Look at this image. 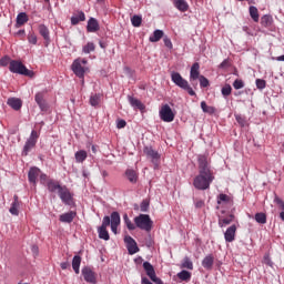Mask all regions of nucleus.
I'll use <instances>...</instances> for the list:
<instances>
[{"instance_id":"c756f323","label":"nucleus","mask_w":284,"mask_h":284,"mask_svg":"<svg viewBox=\"0 0 284 284\" xmlns=\"http://www.w3.org/2000/svg\"><path fill=\"white\" fill-rule=\"evenodd\" d=\"M163 37H165L164 33H163V30L156 29V30L153 32V36H151V37L149 38V41H150L151 43H156V42L161 41V39H163Z\"/></svg>"},{"instance_id":"a878e982","label":"nucleus","mask_w":284,"mask_h":284,"mask_svg":"<svg viewBox=\"0 0 284 284\" xmlns=\"http://www.w3.org/2000/svg\"><path fill=\"white\" fill-rule=\"evenodd\" d=\"M202 267H204V270H212V267H214V255H206L202 261Z\"/></svg>"},{"instance_id":"e2e57ef3","label":"nucleus","mask_w":284,"mask_h":284,"mask_svg":"<svg viewBox=\"0 0 284 284\" xmlns=\"http://www.w3.org/2000/svg\"><path fill=\"white\" fill-rule=\"evenodd\" d=\"M203 205H205V202H203V200H200V201L195 202V207L197 210H201V207H203Z\"/></svg>"},{"instance_id":"c85d7f7f","label":"nucleus","mask_w":284,"mask_h":284,"mask_svg":"<svg viewBox=\"0 0 284 284\" xmlns=\"http://www.w3.org/2000/svg\"><path fill=\"white\" fill-rule=\"evenodd\" d=\"M234 214H230L227 217H219V226L225 227L226 225H230L234 222Z\"/></svg>"},{"instance_id":"4be33fe9","label":"nucleus","mask_w":284,"mask_h":284,"mask_svg":"<svg viewBox=\"0 0 284 284\" xmlns=\"http://www.w3.org/2000/svg\"><path fill=\"white\" fill-rule=\"evenodd\" d=\"M7 104L12 108V110L19 111L21 110L22 105H23V101H21V99L19 98H9L7 100Z\"/></svg>"},{"instance_id":"3c124183","label":"nucleus","mask_w":284,"mask_h":284,"mask_svg":"<svg viewBox=\"0 0 284 284\" xmlns=\"http://www.w3.org/2000/svg\"><path fill=\"white\" fill-rule=\"evenodd\" d=\"M150 210V200H143L140 204L141 212H148Z\"/></svg>"},{"instance_id":"f8f14e48","label":"nucleus","mask_w":284,"mask_h":284,"mask_svg":"<svg viewBox=\"0 0 284 284\" xmlns=\"http://www.w3.org/2000/svg\"><path fill=\"white\" fill-rule=\"evenodd\" d=\"M110 217V225H111V231L113 234H118L119 226L121 225V214L119 212L113 211L111 213Z\"/></svg>"},{"instance_id":"a18cd8bd","label":"nucleus","mask_w":284,"mask_h":284,"mask_svg":"<svg viewBox=\"0 0 284 284\" xmlns=\"http://www.w3.org/2000/svg\"><path fill=\"white\" fill-rule=\"evenodd\" d=\"M222 203H230V196L227 194L221 193L217 196V205H221Z\"/></svg>"},{"instance_id":"c9c22d12","label":"nucleus","mask_w":284,"mask_h":284,"mask_svg":"<svg viewBox=\"0 0 284 284\" xmlns=\"http://www.w3.org/2000/svg\"><path fill=\"white\" fill-rule=\"evenodd\" d=\"M89 103L90 105H92V108H97L99 103H101V94L99 93L92 94L90 97Z\"/></svg>"},{"instance_id":"b1692460","label":"nucleus","mask_w":284,"mask_h":284,"mask_svg":"<svg viewBox=\"0 0 284 284\" xmlns=\"http://www.w3.org/2000/svg\"><path fill=\"white\" fill-rule=\"evenodd\" d=\"M173 6L180 12H187V10H190V4H187L185 0H173Z\"/></svg>"},{"instance_id":"1a4fd4ad","label":"nucleus","mask_w":284,"mask_h":284,"mask_svg":"<svg viewBox=\"0 0 284 284\" xmlns=\"http://www.w3.org/2000/svg\"><path fill=\"white\" fill-rule=\"evenodd\" d=\"M34 101L37 105H39L41 112H48L50 110V104H48V101H45V92L40 91L36 93Z\"/></svg>"},{"instance_id":"0eeeda50","label":"nucleus","mask_w":284,"mask_h":284,"mask_svg":"<svg viewBox=\"0 0 284 284\" xmlns=\"http://www.w3.org/2000/svg\"><path fill=\"white\" fill-rule=\"evenodd\" d=\"M160 119L164 121V123H172L174 121V111L170 108V104H163L160 109Z\"/></svg>"},{"instance_id":"ea45409f","label":"nucleus","mask_w":284,"mask_h":284,"mask_svg":"<svg viewBox=\"0 0 284 284\" xmlns=\"http://www.w3.org/2000/svg\"><path fill=\"white\" fill-rule=\"evenodd\" d=\"M123 221H124V224L126 225L128 230H130V231L136 230V224L132 223V221L128 216V213H124Z\"/></svg>"},{"instance_id":"49530a36","label":"nucleus","mask_w":284,"mask_h":284,"mask_svg":"<svg viewBox=\"0 0 284 284\" xmlns=\"http://www.w3.org/2000/svg\"><path fill=\"white\" fill-rule=\"evenodd\" d=\"M233 88H234V90H243V88H245V82H243V80H241V79H236L233 82Z\"/></svg>"},{"instance_id":"5fc2aeb1","label":"nucleus","mask_w":284,"mask_h":284,"mask_svg":"<svg viewBox=\"0 0 284 284\" xmlns=\"http://www.w3.org/2000/svg\"><path fill=\"white\" fill-rule=\"evenodd\" d=\"M10 61H12L10 57L6 55L0 60V65H2V68H6L7 65H10Z\"/></svg>"},{"instance_id":"7c9ffc66","label":"nucleus","mask_w":284,"mask_h":284,"mask_svg":"<svg viewBox=\"0 0 284 284\" xmlns=\"http://www.w3.org/2000/svg\"><path fill=\"white\" fill-rule=\"evenodd\" d=\"M80 21H85V13L78 11L77 16L71 17V26H79Z\"/></svg>"},{"instance_id":"412c9836","label":"nucleus","mask_w":284,"mask_h":284,"mask_svg":"<svg viewBox=\"0 0 284 284\" xmlns=\"http://www.w3.org/2000/svg\"><path fill=\"white\" fill-rule=\"evenodd\" d=\"M201 65L199 62L193 63L190 71V81H196V79L201 78Z\"/></svg>"},{"instance_id":"5701e85b","label":"nucleus","mask_w":284,"mask_h":284,"mask_svg":"<svg viewBox=\"0 0 284 284\" xmlns=\"http://www.w3.org/2000/svg\"><path fill=\"white\" fill-rule=\"evenodd\" d=\"M100 26H99V20L95 18H90L87 23V31L88 32H99Z\"/></svg>"},{"instance_id":"774afa93","label":"nucleus","mask_w":284,"mask_h":284,"mask_svg":"<svg viewBox=\"0 0 284 284\" xmlns=\"http://www.w3.org/2000/svg\"><path fill=\"white\" fill-rule=\"evenodd\" d=\"M280 219L284 222V211L280 213Z\"/></svg>"},{"instance_id":"f03ea898","label":"nucleus","mask_w":284,"mask_h":284,"mask_svg":"<svg viewBox=\"0 0 284 284\" xmlns=\"http://www.w3.org/2000/svg\"><path fill=\"white\" fill-rule=\"evenodd\" d=\"M9 70L10 72H12V74H22V77H29L30 79L34 77V71H31L28 68H26L23 62L19 60H11Z\"/></svg>"},{"instance_id":"473e14b6","label":"nucleus","mask_w":284,"mask_h":284,"mask_svg":"<svg viewBox=\"0 0 284 284\" xmlns=\"http://www.w3.org/2000/svg\"><path fill=\"white\" fill-rule=\"evenodd\" d=\"M143 267L149 278L156 274V271H154V266L150 262H144Z\"/></svg>"},{"instance_id":"6e6552de","label":"nucleus","mask_w":284,"mask_h":284,"mask_svg":"<svg viewBox=\"0 0 284 284\" xmlns=\"http://www.w3.org/2000/svg\"><path fill=\"white\" fill-rule=\"evenodd\" d=\"M58 196L64 203V205H73L74 204V196L71 194L70 189L63 185L58 193Z\"/></svg>"},{"instance_id":"cd10ccee","label":"nucleus","mask_w":284,"mask_h":284,"mask_svg":"<svg viewBox=\"0 0 284 284\" xmlns=\"http://www.w3.org/2000/svg\"><path fill=\"white\" fill-rule=\"evenodd\" d=\"M28 13L27 12H21L17 16V28H21V26H26L28 23Z\"/></svg>"},{"instance_id":"69168bd1","label":"nucleus","mask_w":284,"mask_h":284,"mask_svg":"<svg viewBox=\"0 0 284 284\" xmlns=\"http://www.w3.org/2000/svg\"><path fill=\"white\" fill-rule=\"evenodd\" d=\"M99 45H100V48H102V50H105L108 48V43L103 40L99 41Z\"/></svg>"},{"instance_id":"bb28decb","label":"nucleus","mask_w":284,"mask_h":284,"mask_svg":"<svg viewBox=\"0 0 284 284\" xmlns=\"http://www.w3.org/2000/svg\"><path fill=\"white\" fill-rule=\"evenodd\" d=\"M9 212L12 216H19V195H13V202L11 203Z\"/></svg>"},{"instance_id":"338daca9","label":"nucleus","mask_w":284,"mask_h":284,"mask_svg":"<svg viewBox=\"0 0 284 284\" xmlns=\"http://www.w3.org/2000/svg\"><path fill=\"white\" fill-rule=\"evenodd\" d=\"M276 61H284V54L276 58Z\"/></svg>"},{"instance_id":"9b49d317","label":"nucleus","mask_w":284,"mask_h":284,"mask_svg":"<svg viewBox=\"0 0 284 284\" xmlns=\"http://www.w3.org/2000/svg\"><path fill=\"white\" fill-rule=\"evenodd\" d=\"M71 70L79 79H83V77H85V68L81 64V58L73 61Z\"/></svg>"},{"instance_id":"9d476101","label":"nucleus","mask_w":284,"mask_h":284,"mask_svg":"<svg viewBox=\"0 0 284 284\" xmlns=\"http://www.w3.org/2000/svg\"><path fill=\"white\" fill-rule=\"evenodd\" d=\"M144 154L146 155V159H150L152 163L155 165V168L159 166V162L161 161V154H159L152 146H144L143 149Z\"/></svg>"},{"instance_id":"58836bf2","label":"nucleus","mask_w":284,"mask_h":284,"mask_svg":"<svg viewBox=\"0 0 284 284\" xmlns=\"http://www.w3.org/2000/svg\"><path fill=\"white\" fill-rule=\"evenodd\" d=\"M201 108H202V111L205 112L206 114H214L216 112V108L209 106L205 101L201 102Z\"/></svg>"},{"instance_id":"aec40b11","label":"nucleus","mask_w":284,"mask_h":284,"mask_svg":"<svg viewBox=\"0 0 284 284\" xmlns=\"http://www.w3.org/2000/svg\"><path fill=\"white\" fill-rule=\"evenodd\" d=\"M39 34L44 39L45 45H50V29L45 24H39Z\"/></svg>"},{"instance_id":"4468645a","label":"nucleus","mask_w":284,"mask_h":284,"mask_svg":"<svg viewBox=\"0 0 284 284\" xmlns=\"http://www.w3.org/2000/svg\"><path fill=\"white\" fill-rule=\"evenodd\" d=\"M82 276L87 283L97 284V273L90 266L82 268Z\"/></svg>"},{"instance_id":"6e6d98bb","label":"nucleus","mask_w":284,"mask_h":284,"mask_svg":"<svg viewBox=\"0 0 284 284\" xmlns=\"http://www.w3.org/2000/svg\"><path fill=\"white\" fill-rule=\"evenodd\" d=\"M274 203H276V205H278L281 210H283L284 212V201L281 197H278V195H275Z\"/></svg>"},{"instance_id":"e433bc0d","label":"nucleus","mask_w":284,"mask_h":284,"mask_svg":"<svg viewBox=\"0 0 284 284\" xmlns=\"http://www.w3.org/2000/svg\"><path fill=\"white\" fill-rule=\"evenodd\" d=\"M255 221L260 225H265V223H267V215L263 212L256 213L255 214Z\"/></svg>"},{"instance_id":"393cba45","label":"nucleus","mask_w":284,"mask_h":284,"mask_svg":"<svg viewBox=\"0 0 284 284\" xmlns=\"http://www.w3.org/2000/svg\"><path fill=\"white\" fill-rule=\"evenodd\" d=\"M124 174L128 181H130L132 184H135L139 182V173H136L134 169H126Z\"/></svg>"},{"instance_id":"de8ad7c7","label":"nucleus","mask_w":284,"mask_h":284,"mask_svg":"<svg viewBox=\"0 0 284 284\" xmlns=\"http://www.w3.org/2000/svg\"><path fill=\"white\" fill-rule=\"evenodd\" d=\"M221 92H222V95H223V97H230V94H232V85L225 84V85L222 88Z\"/></svg>"},{"instance_id":"f704fd0d","label":"nucleus","mask_w":284,"mask_h":284,"mask_svg":"<svg viewBox=\"0 0 284 284\" xmlns=\"http://www.w3.org/2000/svg\"><path fill=\"white\" fill-rule=\"evenodd\" d=\"M272 23H274V19L272 18V16L270 14H265L261 18V24L264 28H270V26H272Z\"/></svg>"},{"instance_id":"20e7f679","label":"nucleus","mask_w":284,"mask_h":284,"mask_svg":"<svg viewBox=\"0 0 284 284\" xmlns=\"http://www.w3.org/2000/svg\"><path fill=\"white\" fill-rule=\"evenodd\" d=\"M134 224L135 227H139V230H143L144 232H152L154 222L149 214H140L134 217Z\"/></svg>"},{"instance_id":"6ab92c4d","label":"nucleus","mask_w":284,"mask_h":284,"mask_svg":"<svg viewBox=\"0 0 284 284\" xmlns=\"http://www.w3.org/2000/svg\"><path fill=\"white\" fill-rule=\"evenodd\" d=\"M77 217V211H69L59 216L60 223H72Z\"/></svg>"},{"instance_id":"39448f33","label":"nucleus","mask_w":284,"mask_h":284,"mask_svg":"<svg viewBox=\"0 0 284 284\" xmlns=\"http://www.w3.org/2000/svg\"><path fill=\"white\" fill-rule=\"evenodd\" d=\"M39 139V133L37 131L32 130L29 139L26 141L23 150H22V155L28 156L34 148H37V141Z\"/></svg>"},{"instance_id":"8fccbe9b","label":"nucleus","mask_w":284,"mask_h":284,"mask_svg":"<svg viewBox=\"0 0 284 284\" xmlns=\"http://www.w3.org/2000/svg\"><path fill=\"white\" fill-rule=\"evenodd\" d=\"M257 90H265L267 82L263 79H256L255 80Z\"/></svg>"},{"instance_id":"09e8293b","label":"nucleus","mask_w":284,"mask_h":284,"mask_svg":"<svg viewBox=\"0 0 284 284\" xmlns=\"http://www.w3.org/2000/svg\"><path fill=\"white\" fill-rule=\"evenodd\" d=\"M197 79L200 81L201 88H210V80H207V78H205L204 75H200V78Z\"/></svg>"},{"instance_id":"0e129e2a","label":"nucleus","mask_w":284,"mask_h":284,"mask_svg":"<svg viewBox=\"0 0 284 284\" xmlns=\"http://www.w3.org/2000/svg\"><path fill=\"white\" fill-rule=\"evenodd\" d=\"M60 267H61V270H68V267H70V262H62L60 264Z\"/></svg>"},{"instance_id":"c03bdc74","label":"nucleus","mask_w":284,"mask_h":284,"mask_svg":"<svg viewBox=\"0 0 284 284\" xmlns=\"http://www.w3.org/2000/svg\"><path fill=\"white\" fill-rule=\"evenodd\" d=\"M95 47L92 42H88L87 45L83 47L82 52H84V54H90V52H94Z\"/></svg>"},{"instance_id":"864d4df0","label":"nucleus","mask_w":284,"mask_h":284,"mask_svg":"<svg viewBox=\"0 0 284 284\" xmlns=\"http://www.w3.org/2000/svg\"><path fill=\"white\" fill-rule=\"evenodd\" d=\"M232 63L230 62V59H225L222 61V63L219 65L221 70H227V68H231Z\"/></svg>"},{"instance_id":"423d86ee","label":"nucleus","mask_w":284,"mask_h":284,"mask_svg":"<svg viewBox=\"0 0 284 284\" xmlns=\"http://www.w3.org/2000/svg\"><path fill=\"white\" fill-rule=\"evenodd\" d=\"M110 227V216L105 215L102 220L101 226L98 227L99 239L102 241H110V233L108 232Z\"/></svg>"},{"instance_id":"680f3d73","label":"nucleus","mask_w":284,"mask_h":284,"mask_svg":"<svg viewBox=\"0 0 284 284\" xmlns=\"http://www.w3.org/2000/svg\"><path fill=\"white\" fill-rule=\"evenodd\" d=\"M151 281L155 284H163V281L156 276V273L154 275H151Z\"/></svg>"},{"instance_id":"4c0bfd02","label":"nucleus","mask_w":284,"mask_h":284,"mask_svg":"<svg viewBox=\"0 0 284 284\" xmlns=\"http://www.w3.org/2000/svg\"><path fill=\"white\" fill-rule=\"evenodd\" d=\"M178 278H180V281H185L187 283V281L192 278V273H190V271L183 270L180 273H178Z\"/></svg>"},{"instance_id":"603ef678","label":"nucleus","mask_w":284,"mask_h":284,"mask_svg":"<svg viewBox=\"0 0 284 284\" xmlns=\"http://www.w3.org/2000/svg\"><path fill=\"white\" fill-rule=\"evenodd\" d=\"M163 43H164L165 48H169V50H172L173 44H172V40L170 39V37L164 36Z\"/></svg>"},{"instance_id":"dca6fc26","label":"nucleus","mask_w":284,"mask_h":284,"mask_svg":"<svg viewBox=\"0 0 284 284\" xmlns=\"http://www.w3.org/2000/svg\"><path fill=\"white\" fill-rule=\"evenodd\" d=\"M63 187L59 181H55L53 179H50L47 181V189L51 194H54V192H60V190Z\"/></svg>"},{"instance_id":"ddd939ff","label":"nucleus","mask_w":284,"mask_h":284,"mask_svg":"<svg viewBox=\"0 0 284 284\" xmlns=\"http://www.w3.org/2000/svg\"><path fill=\"white\" fill-rule=\"evenodd\" d=\"M124 243L126 245V250L129 252V254H136L139 252V245L136 244V241L130 236V235H125L124 236Z\"/></svg>"},{"instance_id":"7ed1b4c3","label":"nucleus","mask_w":284,"mask_h":284,"mask_svg":"<svg viewBox=\"0 0 284 284\" xmlns=\"http://www.w3.org/2000/svg\"><path fill=\"white\" fill-rule=\"evenodd\" d=\"M171 81H173V83H175L178 88H181L182 90L187 91V94H190V97H196V92H194V89L190 87V83L187 82V80L183 79L181 73L173 71L171 73Z\"/></svg>"},{"instance_id":"37998d69","label":"nucleus","mask_w":284,"mask_h":284,"mask_svg":"<svg viewBox=\"0 0 284 284\" xmlns=\"http://www.w3.org/2000/svg\"><path fill=\"white\" fill-rule=\"evenodd\" d=\"M182 267L185 270H194V264L192 263V260L190 257L185 256L182 262Z\"/></svg>"},{"instance_id":"2f4dec72","label":"nucleus","mask_w":284,"mask_h":284,"mask_svg":"<svg viewBox=\"0 0 284 284\" xmlns=\"http://www.w3.org/2000/svg\"><path fill=\"white\" fill-rule=\"evenodd\" d=\"M81 267V256L80 255H74L72 258V268L75 274H79Z\"/></svg>"},{"instance_id":"13d9d810","label":"nucleus","mask_w":284,"mask_h":284,"mask_svg":"<svg viewBox=\"0 0 284 284\" xmlns=\"http://www.w3.org/2000/svg\"><path fill=\"white\" fill-rule=\"evenodd\" d=\"M235 119L241 128H245V118H243L242 115H235Z\"/></svg>"},{"instance_id":"2eb2a0df","label":"nucleus","mask_w":284,"mask_h":284,"mask_svg":"<svg viewBox=\"0 0 284 284\" xmlns=\"http://www.w3.org/2000/svg\"><path fill=\"white\" fill-rule=\"evenodd\" d=\"M128 101H129L131 108H133V110H140V112L145 111V104H143V102H141V100L134 98L133 95H128Z\"/></svg>"},{"instance_id":"72a5a7b5","label":"nucleus","mask_w":284,"mask_h":284,"mask_svg":"<svg viewBox=\"0 0 284 284\" xmlns=\"http://www.w3.org/2000/svg\"><path fill=\"white\" fill-rule=\"evenodd\" d=\"M77 163H83L88 159V152L85 150H80L74 154Z\"/></svg>"},{"instance_id":"79ce46f5","label":"nucleus","mask_w":284,"mask_h":284,"mask_svg":"<svg viewBox=\"0 0 284 284\" xmlns=\"http://www.w3.org/2000/svg\"><path fill=\"white\" fill-rule=\"evenodd\" d=\"M250 16L255 23H258V9L256 7H250Z\"/></svg>"},{"instance_id":"bf43d9fd","label":"nucleus","mask_w":284,"mask_h":284,"mask_svg":"<svg viewBox=\"0 0 284 284\" xmlns=\"http://www.w3.org/2000/svg\"><path fill=\"white\" fill-rule=\"evenodd\" d=\"M40 183H41V185H48V174H44V173H42V174H40Z\"/></svg>"},{"instance_id":"f3484780","label":"nucleus","mask_w":284,"mask_h":284,"mask_svg":"<svg viewBox=\"0 0 284 284\" xmlns=\"http://www.w3.org/2000/svg\"><path fill=\"white\" fill-rule=\"evenodd\" d=\"M39 174H41V169L37 166L30 168L28 172L29 183L37 185V179H39Z\"/></svg>"},{"instance_id":"a211bd4d","label":"nucleus","mask_w":284,"mask_h":284,"mask_svg":"<svg viewBox=\"0 0 284 284\" xmlns=\"http://www.w3.org/2000/svg\"><path fill=\"white\" fill-rule=\"evenodd\" d=\"M226 243H232L236 239V225H231L224 233Z\"/></svg>"},{"instance_id":"4d7b16f0","label":"nucleus","mask_w":284,"mask_h":284,"mask_svg":"<svg viewBox=\"0 0 284 284\" xmlns=\"http://www.w3.org/2000/svg\"><path fill=\"white\" fill-rule=\"evenodd\" d=\"M28 41H29V43H32V45H37V34L30 33L28 36Z\"/></svg>"},{"instance_id":"a19ab883","label":"nucleus","mask_w":284,"mask_h":284,"mask_svg":"<svg viewBox=\"0 0 284 284\" xmlns=\"http://www.w3.org/2000/svg\"><path fill=\"white\" fill-rule=\"evenodd\" d=\"M131 23L133 28H141V23H143V18L141 16L135 14L131 18Z\"/></svg>"},{"instance_id":"f257e3e1","label":"nucleus","mask_w":284,"mask_h":284,"mask_svg":"<svg viewBox=\"0 0 284 284\" xmlns=\"http://www.w3.org/2000/svg\"><path fill=\"white\" fill-rule=\"evenodd\" d=\"M197 170L199 174L193 180V186L195 190H210V185L214 182L215 176L214 170H212V165L207 161V156H197Z\"/></svg>"},{"instance_id":"052dcab7","label":"nucleus","mask_w":284,"mask_h":284,"mask_svg":"<svg viewBox=\"0 0 284 284\" xmlns=\"http://www.w3.org/2000/svg\"><path fill=\"white\" fill-rule=\"evenodd\" d=\"M125 125H128V122H125V120H118V123H116L118 130H122V128H125Z\"/></svg>"}]
</instances>
